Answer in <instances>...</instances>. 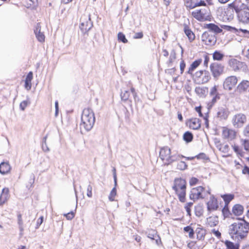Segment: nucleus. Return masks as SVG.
<instances>
[{
  "label": "nucleus",
  "mask_w": 249,
  "mask_h": 249,
  "mask_svg": "<svg viewBox=\"0 0 249 249\" xmlns=\"http://www.w3.org/2000/svg\"><path fill=\"white\" fill-rule=\"evenodd\" d=\"M80 129L89 131L91 129L95 123V116L93 110L90 108H85L81 115Z\"/></svg>",
  "instance_id": "nucleus-1"
},
{
  "label": "nucleus",
  "mask_w": 249,
  "mask_h": 249,
  "mask_svg": "<svg viewBox=\"0 0 249 249\" xmlns=\"http://www.w3.org/2000/svg\"><path fill=\"white\" fill-rule=\"evenodd\" d=\"M249 226L244 220L238 221L231 224L230 227L229 232L231 234L236 235L243 238L248 232Z\"/></svg>",
  "instance_id": "nucleus-2"
},
{
  "label": "nucleus",
  "mask_w": 249,
  "mask_h": 249,
  "mask_svg": "<svg viewBox=\"0 0 249 249\" xmlns=\"http://www.w3.org/2000/svg\"><path fill=\"white\" fill-rule=\"evenodd\" d=\"M172 188L177 194L179 201L181 202H184L186 199V181L181 178H176L174 180Z\"/></svg>",
  "instance_id": "nucleus-3"
},
{
  "label": "nucleus",
  "mask_w": 249,
  "mask_h": 249,
  "mask_svg": "<svg viewBox=\"0 0 249 249\" xmlns=\"http://www.w3.org/2000/svg\"><path fill=\"white\" fill-rule=\"evenodd\" d=\"M232 7L237 14L238 18L240 22L243 23H248L249 22V12L248 9H239L238 6L236 5L235 3H232L229 5Z\"/></svg>",
  "instance_id": "nucleus-4"
},
{
  "label": "nucleus",
  "mask_w": 249,
  "mask_h": 249,
  "mask_svg": "<svg viewBox=\"0 0 249 249\" xmlns=\"http://www.w3.org/2000/svg\"><path fill=\"white\" fill-rule=\"evenodd\" d=\"M237 82L238 79L236 76H228L223 82V89L226 90L231 91L235 87Z\"/></svg>",
  "instance_id": "nucleus-5"
},
{
  "label": "nucleus",
  "mask_w": 249,
  "mask_h": 249,
  "mask_svg": "<svg viewBox=\"0 0 249 249\" xmlns=\"http://www.w3.org/2000/svg\"><path fill=\"white\" fill-rule=\"evenodd\" d=\"M210 70L214 78L217 79L221 75L224 70V67L221 64L217 63H212L210 67Z\"/></svg>",
  "instance_id": "nucleus-6"
},
{
  "label": "nucleus",
  "mask_w": 249,
  "mask_h": 249,
  "mask_svg": "<svg viewBox=\"0 0 249 249\" xmlns=\"http://www.w3.org/2000/svg\"><path fill=\"white\" fill-rule=\"evenodd\" d=\"M202 41L207 45L212 46L216 42V37L211 32H205L201 36Z\"/></svg>",
  "instance_id": "nucleus-7"
},
{
  "label": "nucleus",
  "mask_w": 249,
  "mask_h": 249,
  "mask_svg": "<svg viewBox=\"0 0 249 249\" xmlns=\"http://www.w3.org/2000/svg\"><path fill=\"white\" fill-rule=\"evenodd\" d=\"M246 121V116L242 113L236 114L232 118V124L236 128L241 127Z\"/></svg>",
  "instance_id": "nucleus-8"
},
{
  "label": "nucleus",
  "mask_w": 249,
  "mask_h": 249,
  "mask_svg": "<svg viewBox=\"0 0 249 249\" xmlns=\"http://www.w3.org/2000/svg\"><path fill=\"white\" fill-rule=\"evenodd\" d=\"M170 153V149L167 147L160 149L159 156L165 164H168L174 160L172 159Z\"/></svg>",
  "instance_id": "nucleus-9"
},
{
  "label": "nucleus",
  "mask_w": 249,
  "mask_h": 249,
  "mask_svg": "<svg viewBox=\"0 0 249 249\" xmlns=\"http://www.w3.org/2000/svg\"><path fill=\"white\" fill-rule=\"evenodd\" d=\"M192 15L194 18L199 21L207 20L209 18L208 10L206 8L196 9L192 12Z\"/></svg>",
  "instance_id": "nucleus-10"
},
{
  "label": "nucleus",
  "mask_w": 249,
  "mask_h": 249,
  "mask_svg": "<svg viewBox=\"0 0 249 249\" xmlns=\"http://www.w3.org/2000/svg\"><path fill=\"white\" fill-rule=\"evenodd\" d=\"M228 64L235 71L240 70H245L247 68V66L244 63L240 62L235 59H231L229 60Z\"/></svg>",
  "instance_id": "nucleus-11"
},
{
  "label": "nucleus",
  "mask_w": 249,
  "mask_h": 249,
  "mask_svg": "<svg viewBox=\"0 0 249 249\" xmlns=\"http://www.w3.org/2000/svg\"><path fill=\"white\" fill-rule=\"evenodd\" d=\"M93 27V23L91 20L90 15L88 16V19L81 22L79 25V28L81 33L83 35H87L88 36L89 31Z\"/></svg>",
  "instance_id": "nucleus-12"
},
{
  "label": "nucleus",
  "mask_w": 249,
  "mask_h": 249,
  "mask_svg": "<svg viewBox=\"0 0 249 249\" xmlns=\"http://www.w3.org/2000/svg\"><path fill=\"white\" fill-rule=\"evenodd\" d=\"M235 91L239 94H244L249 92V81L242 80L236 87Z\"/></svg>",
  "instance_id": "nucleus-13"
},
{
  "label": "nucleus",
  "mask_w": 249,
  "mask_h": 249,
  "mask_svg": "<svg viewBox=\"0 0 249 249\" xmlns=\"http://www.w3.org/2000/svg\"><path fill=\"white\" fill-rule=\"evenodd\" d=\"M207 211L209 213L216 211L219 208L217 200L213 196H211L206 203Z\"/></svg>",
  "instance_id": "nucleus-14"
},
{
  "label": "nucleus",
  "mask_w": 249,
  "mask_h": 249,
  "mask_svg": "<svg viewBox=\"0 0 249 249\" xmlns=\"http://www.w3.org/2000/svg\"><path fill=\"white\" fill-rule=\"evenodd\" d=\"M203 191L204 188L202 186L192 188L190 194V198L194 201L199 198H202L203 197L202 196V193Z\"/></svg>",
  "instance_id": "nucleus-15"
},
{
  "label": "nucleus",
  "mask_w": 249,
  "mask_h": 249,
  "mask_svg": "<svg viewBox=\"0 0 249 249\" xmlns=\"http://www.w3.org/2000/svg\"><path fill=\"white\" fill-rule=\"evenodd\" d=\"M222 137L224 139L228 140H232L236 137V132L231 129L227 127H223L222 128Z\"/></svg>",
  "instance_id": "nucleus-16"
},
{
  "label": "nucleus",
  "mask_w": 249,
  "mask_h": 249,
  "mask_svg": "<svg viewBox=\"0 0 249 249\" xmlns=\"http://www.w3.org/2000/svg\"><path fill=\"white\" fill-rule=\"evenodd\" d=\"M185 5L187 8L193 9L197 6H204L206 3L202 0H185Z\"/></svg>",
  "instance_id": "nucleus-17"
},
{
  "label": "nucleus",
  "mask_w": 249,
  "mask_h": 249,
  "mask_svg": "<svg viewBox=\"0 0 249 249\" xmlns=\"http://www.w3.org/2000/svg\"><path fill=\"white\" fill-rule=\"evenodd\" d=\"M186 124L190 128L195 130L198 129L201 126L200 121L197 118L190 119L187 122Z\"/></svg>",
  "instance_id": "nucleus-18"
},
{
  "label": "nucleus",
  "mask_w": 249,
  "mask_h": 249,
  "mask_svg": "<svg viewBox=\"0 0 249 249\" xmlns=\"http://www.w3.org/2000/svg\"><path fill=\"white\" fill-rule=\"evenodd\" d=\"M218 222V217L216 215L210 216L206 219V224L211 227L216 226Z\"/></svg>",
  "instance_id": "nucleus-19"
},
{
  "label": "nucleus",
  "mask_w": 249,
  "mask_h": 249,
  "mask_svg": "<svg viewBox=\"0 0 249 249\" xmlns=\"http://www.w3.org/2000/svg\"><path fill=\"white\" fill-rule=\"evenodd\" d=\"M11 170V166L8 162H2L0 164V173L5 175L8 173Z\"/></svg>",
  "instance_id": "nucleus-20"
},
{
  "label": "nucleus",
  "mask_w": 249,
  "mask_h": 249,
  "mask_svg": "<svg viewBox=\"0 0 249 249\" xmlns=\"http://www.w3.org/2000/svg\"><path fill=\"white\" fill-rule=\"evenodd\" d=\"M211 79V75L207 71H204L200 79H197L199 84H204L207 83Z\"/></svg>",
  "instance_id": "nucleus-21"
},
{
  "label": "nucleus",
  "mask_w": 249,
  "mask_h": 249,
  "mask_svg": "<svg viewBox=\"0 0 249 249\" xmlns=\"http://www.w3.org/2000/svg\"><path fill=\"white\" fill-rule=\"evenodd\" d=\"M18 217V228L19 230V235L20 236H22L23 234L24 228H23V221L22 218V215L19 213H18L17 214Z\"/></svg>",
  "instance_id": "nucleus-22"
},
{
  "label": "nucleus",
  "mask_w": 249,
  "mask_h": 249,
  "mask_svg": "<svg viewBox=\"0 0 249 249\" xmlns=\"http://www.w3.org/2000/svg\"><path fill=\"white\" fill-rule=\"evenodd\" d=\"M195 92L199 97H203L208 93V88L198 87L195 89Z\"/></svg>",
  "instance_id": "nucleus-23"
},
{
  "label": "nucleus",
  "mask_w": 249,
  "mask_h": 249,
  "mask_svg": "<svg viewBox=\"0 0 249 249\" xmlns=\"http://www.w3.org/2000/svg\"><path fill=\"white\" fill-rule=\"evenodd\" d=\"M243 209V207L242 205L236 204L233 206L232 212L234 215L238 216L242 214Z\"/></svg>",
  "instance_id": "nucleus-24"
},
{
  "label": "nucleus",
  "mask_w": 249,
  "mask_h": 249,
  "mask_svg": "<svg viewBox=\"0 0 249 249\" xmlns=\"http://www.w3.org/2000/svg\"><path fill=\"white\" fill-rule=\"evenodd\" d=\"M228 115V111L224 108L220 109L217 113V117L221 119H226Z\"/></svg>",
  "instance_id": "nucleus-25"
},
{
  "label": "nucleus",
  "mask_w": 249,
  "mask_h": 249,
  "mask_svg": "<svg viewBox=\"0 0 249 249\" xmlns=\"http://www.w3.org/2000/svg\"><path fill=\"white\" fill-rule=\"evenodd\" d=\"M210 94L212 96H213V97L212 99V102L213 103L216 102V100L217 99L219 98V95L217 92V89L216 86H214L211 89Z\"/></svg>",
  "instance_id": "nucleus-26"
},
{
  "label": "nucleus",
  "mask_w": 249,
  "mask_h": 249,
  "mask_svg": "<svg viewBox=\"0 0 249 249\" xmlns=\"http://www.w3.org/2000/svg\"><path fill=\"white\" fill-rule=\"evenodd\" d=\"M207 27L209 29V32H213L215 33H220L222 31V30L218 26L214 24H209L207 25Z\"/></svg>",
  "instance_id": "nucleus-27"
},
{
  "label": "nucleus",
  "mask_w": 249,
  "mask_h": 249,
  "mask_svg": "<svg viewBox=\"0 0 249 249\" xmlns=\"http://www.w3.org/2000/svg\"><path fill=\"white\" fill-rule=\"evenodd\" d=\"M201 60L198 59L195 61L190 66L189 68L188 72L191 74L194 70L196 69L201 63Z\"/></svg>",
  "instance_id": "nucleus-28"
},
{
  "label": "nucleus",
  "mask_w": 249,
  "mask_h": 249,
  "mask_svg": "<svg viewBox=\"0 0 249 249\" xmlns=\"http://www.w3.org/2000/svg\"><path fill=\"white\" fill-rule=\"evenodd\" d=\"M120 96L122 101L124 102L129 101L131 102V100L129 99L130 92L128 90H124V92L122 91Z\"/></svg>",
  "instance_id": "nucleus-29"
},
{
  "label": "nucleus",
  "mask_w": 249,
  "mask_h": 249,
  "mask_svg": "<svg viewBox=\"0 0 249 249\" xmlns=\"http://www.w3.org/2000/svg\"><path fill=\"white\" fill-rule=\"evenodd\" d=\"M223 199L226 205H228L230 202L234 198V195L232 194H226L221 196Z\"/></svg>",
  "instance_id": "nucleus-30"
},
{
  "label": "nucleus",
  "mask_w": 249,
  "mask_h": 249,
  "mask_svg": "<svg viewBox=\"0 0 249 249\" xmlns=\"http://www.w3.org/2000/svg\"><path fill=\"white\" fill-rule=\"evenodd\" d=\"M184 32L190 41H192L194 40L195 38V35L192 31L186 26L184 27Z\"/></svg>",
  "instance_id": "nucleus-31"
},
{
  "label": "nucleus",
  "mask_w": 249,
  "mask_h": 249,
  "mask_svg": "<svg viewBox=\"0 0 249 249\" xmlns=\"http://www.w3.org/2000/svg\"><path fill=\"white\" fill-rule=\"evenodd\" d=\"M224 54L219 51H215L213 54V58L214 60L220 61L224 57Z\"/></svg>",
  "instance_id": "nucleus-32"
},
{
  "label": "nucleus",
  "mask_w": 249,
  "mask_h": 249,
  "mask_svg": "<svg viewBox=\"0 0 249 249\" xmlns=\"http://www.w3.org/2000/svg\"><path fill=\"white\" fill-rule=\"evenodd\" d=\"M117 194V190L116 186H115V184H114V187L112 189L110 194L108 196V199L110 201H114V197Z\"/></svg>",
  "instance_id": "nucleus-33"
},
{
  "label": "nucleus",
  "mask_w": 249,
  "mask_h": 249,
  "mask_svg": "<svg viewBox=\"0 0 249 249\" xmlns=\"http://www.w3.org/2000/svg\"><path fill=\"white\" fill-rule=\"evenodd\" d=\"M118 40L119 42H122L124 43L128 42V40L126 38L125 35L122 32H119L118 34Z\"/></svg>",
  "instance_id": "nucleus-34"
},
{
  "label": "nucleus",
  "mask_w": 249,
  "mask_h": 249,
  "mask_svg": "<svg viewBox=\"0 0 249 249\" xmlns=\"http://www.w3.org/2000/svg\"><path fill=\"white\" fill-rule=\"evenodd\" d=\"M203 209L202 206L198 205L195 207V214L196 216L200 217L202 215Z\"/></svg>",
  "instance_id": "nucleus-35"
},
{
  "label": "nucleus",
  "mask_w": 249,
  "mask_h": 249,
  "mask_svg": "<svg viewBox=\"0 0 249 249\" xmlns=\"http://www.w3.org/2000/svg\"><path fill=\"white\" fill-rule=\"evenodd\" d=\"M193 136L191 133L187 131L185 132L183 135V139L184 141L189 142L192 141Z\"/></svg>",
  "instance_id": "nucleus-36"
},
{
  "label": "nucleus",
  "mask_w": 249,
  "mask_h": 249,
  "mask_svg": "<svg viewBox=\"0 0 249 249\" xmlns=\"http://www.w3.org/2000/svg\"><path fill=\"white\" fill-rule=\"evenodd\" d=\"M147 237L152 239L155 240V236L156 235V231L155 230L152 229H148L146 231Z\"/></svg>",
  "instance_id": "nucleus-37"
},
{
  "label": "nucleus",
  "mask_w": 249,
  "mask_h": 249,
  "mask_svg": "<svg viewBox=\"0 0 249 249\" xmlns=\"http://www.w3.org/2000/svg\"><path fill=\"white\" fill-rule=\"evenodd\" d=\"M184 231L189 233V237L193 238L194 237V232L193 229L190 226H187L184 228Z\"/></svg>",
  "instance_id": "nucleus-38"
},
{
  "label": "nucleus",
  "mask_w": 249,
  "mask_h": 249,
  "mask_svg": "<svg viewBox=\"0 0 249 249\" xmlns=\"http://www.w3.org/2000/svg\"><path fill=\"white\" fill-rule=\"evenodd\" d=\"M30 104V102L29 100H24L21 102L19 105L20 109L22 111H24L26 107Z\"/></svg>",
  "instance_id": "nucleus-39"
},
{
  "label": "nucleus",
  "mask_w": 249,
  "mask_h": 249,
  "mask_svg": "<svg viewBox=\"0 0 249 249\" xmlns=\"http://www.w3.org/2000/svg\"><path fill=\"white\" fill-rule=\"evenodd\" d=\"M36 38L37 40L40 42H44L45 41V36L43 33L39 32L35 34Z\"/></svg>",
  "instance_id": "nucleus-40"
},
{
  "label": "nucleus",
  "mask_w": 249,
  "mask_h": 249,
  "mask_svg": "<svg viewBox=\"0 0 249 249\" xmlns=\"http://www.w3.org/2000/svg\"><path fill=\"white\" fill-rule=\"evenodd\" d=\"M219 150L224 153H227L229 152V147L228 144H220L219 146Z\"/></svg>",
  "instance_id": "nucleus-41"
},
{
  "label": "nucleus",
  "mask_w": 249,
  "mask_h": 249,
  "mask_svg": "<svg viewBox=\"0 0 249 249\" xmlns=\"http://www.w3.org/2000/svg\"><path fill=\"white\" fill-rule=\"evenodd\" d=\"M197 238L201 240L204 237L205 231L201 229H197L196 230Z\"/></svg>",
  "instance_id": "nucleus-42"
},
{
  "label": "nucleus",
  "mask_w": 249,
  "mask_h": 249,
  "mask_svg": "<svg viewBox=\"0 0 249 249\" xmlns=\"http://www.w3.org/2000/svg\"><path fill=\"white\" fill-rule=\"evenodd\" d=\"M225 244L228 249H238V246L231 242L226 241Z\"/></svg>",
  "instance_id": "nucleus-43"
},
{
  "label": "nucleus",
  "mask_w": 249,
  "mask_h": 249,
  "mask_svg": "<svg viewBox=\"0 0 249 249\" xmlns=\"http://www.w3.org/2000/svg\"><path fill=\"white\" fill-rule=\"evenodd\" d=\"M35 176L34 174H32L30 175V178L29 180V184L27 185V187L30 189L33 186V184L35 182Z\"/></svg>",
  "instance_id": "nucleus-44"
},
{
  "label": "nucleus",
  "mask_w": 249,
  "mask_h": 249,
  "mask_svg": "<svg viewBox=\"0 0 249 249\" xmlns=\"http://www.w3.org/2000/svg\"><path fill=\"white\" fill-rule=\"evenodd\" d=\"M193 205V203L192 202H189V203H187V204H186L185 207H184V208L187 213V214L189 215V216H191V207Z\"/></svg>",
  "instance_id": "nucleus-45"
},
{
  "label": "nucleus",
  "mask_w": 249,
  "mask_h": 249,
  "mask_svg": "<svg viewBox=\"0 0 249 249\" xmlns=\"http://www.w3.org/2000/svg\"><path fill=\"white\" fill-rule=\"evenodd\" d=\"M187 165L184 161H180L178 163L177 168L180 170H184L186 168Z\"/></svg>",
  "instance_id": "nucleus-46"
},
{
  "label": "nucleus",
  "mask_w": 249,
  "mask_h": 249,
  "mask_svg": "<svg viewBox=\"0 0 249 249\" xmlns=\"http://www.w3.org/2000/svg\"><path fill=\"white\" fill-rule=\"evenodd\" d=\"M222 213L224 217H227L229 216L230 212L228 209L227 205H225V206L222 209Z\"/></svg>",
  "instance_id": "nucleus-47"
},
{
  "label": "nucleus",
  "mask_w": 249,
  "mask_h": 249,
  "mask_svg": "<svg viewBox=\"0 0 249 249\" xmlns=\"http://www.w3.org/2000/svg\"><path fill=\"white\" fill-rule=\"evenodd\" d=\"M44 221V217L43 216H41L37 220L36 226L35 227L36 229H38L40 226L42 224Z\"/></svg>",
  "instance_id": "nucleus-48"
},
{
  "label": "nucleus",
  "mask_w": 249,
  "mask_h": 249,
  "mask_svg": "<svg viewBox=\"0 0 249 249\" xmlns=\"http://www.w3.org/2000/svg\"><path fill=\"white\" fill-rule=\"evenodd\" d=\"M92 187L91 185L90 184H89L87 187V195L89 198H91L92 196Z\"/></svg>",
  "instance_id": "nucleus-49"
},
{
  "label": "nucleus",
  "mask_w": 249,
  "mask_h": 249,
  "mask_svg": "<svg viewBox=\"0 0 249 249\" xmlns=\"http://www.w3.org/2000/svg\"><path fill=\"white\" fill-rule=\"evenodd\" d=\"M68 220H71L74 217V213L73 212L71 211L70 213L64 215Z\"/></svg>",
  "instance_id": "nucleus-50"
},
{
  "label": "nucleus",
  "mask_w": 249,
  "mask_h": 249,
  "mask_svg": "<svg viewBox=\"0 0 249 249\" xmlns=\"http://www.w3.org/2000/svg\"><path fill=\"white\" fill-rule=\"evenodd\" d=\"M225 29H226L228 31H231L233 33H236V32H238V30L236 29L234 27L230 26H225Z\"/></svg>",
  "instance_id": "nucleus-51"
},
{
  "label": "nucleus",
  "mask_w": 249,
  "mask_h": 249,
  "mask_svg": "<svg viewBox=\"0 0 249 249\" xmlns=\"http://www.w3.org/2000/svg\"><path fill=\"white\" fill-rule=\"evenodd\" d=\"M112 172H113L114 183V184H115V186H117V175H116V169L115 167L113 168Z\"/></svg>",
  "instance_id": "nucleus-52"
},
{
  "label": "nucleus",
  "mask_w": 249,
  "mask_h": 249,
  "mask_svg": "<svg viewBox=\"0 0 249 249\" xmlns=\"http://www.w3.org/2000/svg\"><path fill=\"white\" fill-rule=\"evenodd\" d=\"M9 189L7 188H4L2 190V192L1 193V196H5L8 197L9 196Z\"/></svg>",
  "instance_id": "nucleus-53"
},
{
  "label": "nucleus",
  "mask_w": 249,
  "mask_h": 249,
  "mask_svg": "<svg viewBox=\"0 0 249 249\" xmlns=\"http://www.w3.org/2000/svg\"><path fill=\"white\" fill-rule=\"evenodd\" d=\"M243 144L244 146V148L246 150H249V140H243Z\"/></svg>",
  "instance_id": "nucleus-54"
},
{
  "label": "nucleus",
  "mask_w": 249,
  "mask_h": 249,
  "mask_svg": "<svg viewBox=\"0 0 249 249\" xmlns=\"http://www.w3.org/2000/svg\"><path fill=\"white\" fill-rule=\"evenodd\" d=\"M41 31V25L40 23H37L34 29V33L36 34Z\"/></svg>",
  "instance_id": "nucleus-55"
},
{
  "label": "nucleus",
  "mask_w": 249,
  "mask_h": 249,
  "mask_svg": "<svg viewBox=\"0 0 249 249\" xmlns=\"http://www.w3.org/2000/svg\"><path fill=\"white\" fill-rule=\"evenodd\" d=\"M8 197L0 195V206H2L7 200Z\"/></svg>",
  "instance_id": "nucleus-56"
},
{
  "label": "nucleus",
  "mask_w": 249,
  "mask_h": 249,
  "mask_svg": "<svg viewBox=\"0 0 249 249\" xmlns=\"http://www.w3.org/2000/svg\"><path fill=\"white\" fill-rule=\"evenodd\" d=\"M33 77V74L32 71H30L26 75L25 81H31Z\"/></svg>",
  "instance_id": "nucleus-57"
},
{
  "label": "nucleus",
  "mask_w": 249,
  "mask_h": 249,
  "mask_svg": "<svg viewBox=\"0 0 249 249\" xmlns=\"http://www.w3.org/2000/svg\"><path fill=\"white\" fill-rule=\"evenodd\" d=\"M59 113V106L58 101L55 102V116L57 117Z\"/></svg>",
  "instance_id": "nucleus-58"
},
{
  "label": "nucleus",
  "mask_w": 249,
  "mask_h": 249,
  "mask_svg": "<svg viewBox=\"0 0 249 249\" xmlns=\"http://www.w3.org/2000/svg\"><path fill=\"white\" fill-rule=\"evenodd\" d=\"M24 86L27 90H30L32 87L31 81H25Z\"/></svg>",
  "instance_id": "nucleus-59"
},
{
  "label": "nucleus",
  "mask_w": 249,
  "mask_h": 249,
  "mask_svg": "<svg viewBox=\"0 0 249 249\" xmlns=\"http://www.w3.org/2000/svg\"><path fill=\"white\" fill-rule=\"evenodd\" d=\"M198 181V179H197L196 178L193 177L190 179L189 183L191 185H194L196 184Z\"/></svg>",
  "instance_id": "nucleus-60"
},
{
  "label": "nucleus",
  "mask_w": 249,
  "mask_h": 249,
  "mask_svg": "<svg viewBox=\"0 0 249 249\" xmlns=\"http://www.w3.org/2000/svg\"><path fill=\"white\" fill-rule=\"evenodd\" d=\"M143 33L142 32H138L135 34L134 38L141 39L143 37Z\"/></svg>",
  "instance_id": "nucleus-61"
},
{
  "label": "nucleus",
  "mask_w": 249,
  "mask_h": 249,
  "mask_svg": "<svg viewBox=\"0 0 249 249\" xmlns=\"http://www.w3.org/2000/svg\"><path fill=\"white\" fill-rule=\"evenodd\" d=\"M42 149L43 151L45 152H49L50 151V149L47 146V143H42Z\"/></svg>",
  "instance_id": "nucleus-62"
},
{
  "label": "nucleus",
  "mask_w": 249,
  "mask_h": 249,
  "mask_svg": "<svg viewBox=\"0 0 249 249\" xmlns=\"http://www.w3.org/2000/svg\"><path fill=\"white\" fill-rule=\"evenodd\" d=\"M244 134L246 136L249 137V124L244 128Z\"/></svg>",
  "instance_id": "nucleus-63"
},
{
  "label": "nucleus",
  "mask_w": 249,
  "mask_h": 249,
  "mask_svg": "<svg viewBox=\"0 0 249 249\" xmlns=\"http://www.w3.org/2000/svg\"><path fill=\"white\" fill-rule=\"evenodd\" d=\"M242 173L243 174H248L249 175V168L245 166L242 170Z\"/></svg>",
  "instance_id": "nucleus-64"
}]
</instances>
